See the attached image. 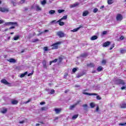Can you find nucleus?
Listing matches in <instances>:
<instances>
[{
	"instance_id": "2eb2a0df",
	"label": "nucleus",
	"mask_w": 126,
	"mask_h": 126,
	"mask_svg": "<svg viewBox=\"0 0 126 126\" xmlns=\"http://www.w3.org/2000/svg\"><path fill=\"white\" fill-rule=\"evenodd\" d=\"M35 8L36 11H40V10H42V9H41V7L38 5H36Z\"/></svg>"
},
{
	"instance_id": "72a5a7b5",
	"label": "nucleus",
	"mask_w": 126,
	"mask_h": 126,
	"mask_svg": "<svg viewBox=\"0 0 126 126\" xmlns=\"http://www.w3.org/2000/svg\"><path fill=\"white\" fill-rule=\"evenodd\" d=\"M19 38H20L19 35L15 36L14 37V40L15 41H16V40H18V39H19Z\"/></svg>"
},
{
	"instance_id": "0e129e2a",
	"label": "nucleus",
	"mask_w": 126,
	"mask_h": 126,
	"mask_svg": "<svg viewBox=\"0 0 126 126\" xmlns=\"http://www.w3.org/2000/svg\"><path fill=\"white\" fill-rule=\"evenodd\" d=\"M24 123H25V121L24 120L20 122V124H24Z\"/></svg>"
},
{
	"instance_id": "0eeeda50",
	"label": "nucleus",
	"mask_w": 126,
	"mask_h": 126,
	"mask_svg": "<svg viewBox=\"0 0 126 126\" xmlns=\"http://www.w3.org/2000/svg\"><path fill=\"white\" fill-rule=\"evenodd\" d=\"M57 35L60 37V38H63L64 36V33L63 32H58L57 33Z\"/></svg>"
},
{
	"instance_id": "9d476101",
	"label": "nucleus",
	"mask_w": 126,
	"mask_h": 126,
	"mask_svg": "<svg viewBox=\"0 0 126 126\" xmlns=\"http://www.w3.org/2000/svg\"><path fill=\"white\" fill-rule=\"evenodd\" d=\"M8 62H9V63H16V60H15L14 59L11 58L8 60Z\"/></svg>"
},
{
	"instance_id": "ea45409f",
	"label": "nucleus",
	"mask_w": 126,
	"mask_h": 126,
	"mask_svg": "<svg viewBox=\"0 0 126 126\" xmlns=\"http://www.w3.org/2000/svg\"><path fill=\"white\" fill-rule=\"evenodd\" d=\"M97 11H98V8H95L94 10H93V12L94 13H96V12H97Z\"/></svg>"
},
{
	"instance_id": "6e6d98bb",
	"label": "nucleus",
	"mask_w": 126,
	"mask_h": 126,
	"mask_svg": "<svg viewBox=\"0 0 126 126\" xmlns=\"http://www.w3.org/2000/svg\"><path fill=\"white\" fill-rule=\"evenodd\" d=\"M126 86L122 87L121 88V89H122V90H125V89H126Z\"/></svg>"
},
{
	"instance_id": "13d9d810",
	"label": "nucleus",
	"mask_w": 126,
	"mask_h": 126,
	"mask_svg": "<svg viewBox=\"0 0 126 126\" xmlns=\"http://www.w3.org/2000/svg\"><path fill=\"white\" fill-rule=\"evenodd\" d=\"M24 2H25V0H21V3H24Z\"/></svg>"
},
{
	"instance_id": "69168bd1",
	"label": "nucleus",
	"mask_w": 126,
	"mask_h": 126,
	"mask_svg": "<svg viewBox=\"0 0 126 126\" xmlns=\"http://www.w3.org/2000/svg\"><path fill=\"white\" fill-rule=\"evenodd\" d=\"M67 92H69V90H66L64 91V93H67Z\"/></svg>"
},
{
	"instance_id": "4d7b16f0",
	"label": "nucleus",
	"mask_w": 126,
	"mask_h": 126,
	"mask_svg": "<svg viewBox=\"0 0 126 126\" xmlns=\"http://www.w3.org/2000/svg\"><path fill=\"white\" fill-rule=\"evenodd\" d=\"M44 104H46V102H45L44 101H41L40 102V105H44Z\"/></svg>"
},
{
	"instance_id": "a19ab883",
	"label": "nucleus",
	"mask_w": 126,
	"mask_h": 126,
	"mask_svg": "<svg viewBox=\"0 0 126 126\" xmlns=\"http://www.w3.org/2000/svg\"><path fill=\"white\" fill-rule=\"evenodd\" d=\"M67 75H68V73H65L64 75V78H65V79H66V77H67Z\"/></svg>"
},
{
	"instance_id": "bb28decb",
	"label": "nucleus",
	"mask_w": 126,
	"mask_h": 126,
	"mask_svg": "<svg viewBox=\"0 0 126 126\" xmlns=\"http://www.w3.org/2000/svg\"><path fill=\"white\" fill-rule=\"evenodd\" d=\"M121 80L120 79H116L115 82L116 84L120 85V82L121 81Z\"/></svg>"
},
{
	"instance_id": "8fccbe9b",
	"label": "nucleus",
	"mask_w": 126,
	"mask_h": 126,
	"mask_svg": "<svg viewBox=\"0 0 126 126\" xmlns=\"http://www.w3.org/2000/svg\"><path fill=\"white\" fill-rule=\"evenodd\" d=\"M96 99H97V100H101V97H100L99 95H97V96H96Z\"/></svg>"
},
{
	"instance_id": "c756f323",
	"label": "nucleus",
	"mask_w": 126,
	"mask_h": 126,
	"mask_svg": "<svg viewBox=\"0 0 126 126\" xmlns=\"http://www.w3.org/2000/svg\"><path fill=\"white\" fill-rule=\"evenodd\" d=\"M41 3L42 5H45L47 3V0H43L41 1Z\"/></svg>"
},
{
	"instance_id": "e433bc0d",
	"label": "nucleus",
	"mask_w": 126,
	"mask_h": 126,
	"mask_svg": "<svg viewBox=\"0 0 126 126\" xmlns=\"http://www.w3.org/2000/svg\"><path fill=\"white\" fill-rule=\"evenodd\" d=\"M120 53H121V54H125V53H126V50L123 49H121L120 50Z\"/></svg>"
},
{
	"instance_id": "ddd939ff",
	"label": "nucleus",
	"mask_w": 126,
	"mask_h": 126,
	"mask_svg": "<svg viewBox=\"0 0 126 126\" xmlns=\"http://www.w3.org/2000/svg\"><path fill=\"white\" fill-rule=\"evenodd\" d=\"M11 104H12V105H17V104H18V101L13 100L11 101Z\"/></svg>"
},
{
	"instance_id": "a18cd8bd",
	"label": "nucleus",
	"mask_w": 126,
	"mask_h": 126,
	"mask_svg": "<svg viewBox=\"0 0 126 126\" xmlns=\"http://www.w3.org/2000/svg\"><path fill=\"white\" fill-rule=\"evenodd\" d=\"M108 33V32L106 31H104L102 32V35H106Z\"/></svg>"
},
{
	"instance_id": "1a4fd4ad",
	"label": "nucleus",
	"mask_w": 126,
	"mask_h": 126,
	"mask_svg": "<svg viewBox=\"0 0 126 126\" xmlns=\"http://www.w3.org/2000/svg\"><path fill=\"white\" fill-rule=\"evenodd\" d=\"M62 19H60L58 21V22L59 23V24L60 25V26H63V25H64V22H62Z\"/></svg>"
},
{
	"instance_id": "f3484780",
	"label": "nucleus",
	"mask_w": 126,
	"mask_h": 126,
	"mask_svg": "<svg viewBox=\"0 0 126 126\" xmlns=\"http://www.w3.org/2000/svg\"><path fill=\"white\" fill-rule=\"evenodd\" d=\"M78 5H79V3L76 2L75 3L72 4L70 6V7H75L77 6Z\"/></svg>"
},
{
	"instance_id": "c9c22d12",
	"label": "nucleus",
	"mask_w": 126,
	"mask_h": 126,
	"mask_svg": "<svg viewBox=\"0 0 126 126\" xmlns=\"http://www.w3.org/2000/svg\"><path fill=\"white\" fill-rule=\"evenodd\" d=\"M102 69H103V67L102 66H99L97 69V70L98 71H102Z\"/></svg>"
},
{
	"instance_id": "b1692460",
	"label": "nucleus",
	"mask_w": 126,
	"mask_h": 126,
	"mask_svg": "<svg viewBox=\"0 0 126 126\" xmlns=\"http://www.w3.org/2000/svg\"><path fill=\"white\" fill-rule=\"evenodd\" d=\"M44 68H47V65L46 64V61H43L42 62Z\"/></svg>"
},
{
	"instance_id": "39448f33",
	"label": "nucleus",
	"mask_w": 126,
	"mask_h": 126,
	"mask_svg": "<svg viewBox=\"0 0 126 126\" xmlns=\"http://www.w3.org/2000/svg\"><path fill=\"white\" fill-rule=\"evenodd\" d=\"M0 11L1 12H8L9 11V8L5 7H0Z\"/></svg>"
},
{
	"instance_id": "864d4df0",
	"label": "nucleus",
	"mask_w": 126,
	"mask_h": 126,
	"mask_svg": "<svg viewBox=\"0 0 126 126\" xmlns=\"http://www.w3.org/2000/svg\"><path fill=\"white\" fill-rule=\"evenodd\" d=\"M102 64H106V60H102Z\"/></svg>"
},
{
	"instance_id": "f704fd0d",
	"label": "nucleus",
	"mask_w": 126,
	"mask_h": 126,
	"mask_svg": "<svg viewBox=\"0 0 126 126\" xmlns=\"http://www.w3.org/2000/svg\"><path fill=\"white\" fill-rule=\"evenodd\" d=\"M48 94H55V90H50V92L48 93Z\"/></svg>"
},
{
	"instance_id": "6e6552de",
	"label": "nucleus",
	"mask_w": 126,
	"mask_h": 126,
	"mask_svg": "<svg viewBox=\"0 0 126 126\" xmlns=\"http://www.w3.org/2000/svg\"><path fill=\"white\" fill-rule=\"evenodd\" d=\"M1 83H2L3 84H4L5 85H10V83L7 82L6 80L3 79L1 80L0 81Z\"/></svg>"
},
{
	"instance_id": "2f4dec72",
	"label": "nucleus",
	"mask_w": 126,
	"mask_h": 126,
	"mask_svg": "<svg viewBox=\"0 0 126 126\" xmlns=\"http://www.w3.org/2000/svg\"><path fill=\"white\" fill-rule=\"evenodd\" d=\"M114 2L113 0H108L107 3L108 4H112Z\"/></svg>"
},
{
	"instance_id": "a878e982",
	"label": "nucleus",
	"mask_w": 126,
	"mask_h": 126,
	"mask_svg": "<svg viewBox=\"0 0 126 126\" xmlns=\"http://www.w3.org/2000/svg\"><path fill=\"white\" fill-rule=\"evenodd\" d=\"M57 62H58V59H56L54 60L53 61H50V65H51L52 64V63H57Z\"/></svg>"
},
{
	"instance_id": "4c0bfd02",
	"label": "nucleus",
	"mask_w": 126,
	"mask_h": 126,
	"mask_svg": "<svg viewBox=\"0 0 126 126\" xmlns=\"http://www.w3.org/2000/svg\"><path fill=\"white\" fill-rule=\"evenodd\" d=\"M90 106L91 108H94L95 107V103L92 102L90 103Z\"/></svg>"
},
{
	"instance_id": "3c124183",
	"label": "nucleus",
	"mask_w": 126,
	"mask_h": 126,
	"mask_svg": "<svg viewBox=\"0 0 126 126\" xmlns=\"http://www.w3.org/2000/svg\"><path fill=\"white\" fill-rule=\"evenodd\" d=\"M82 75H83V74H79L77 75V78H79L81 77V76H82Z\"/></svg>"
},
{
	"instance_id": "680f3d73",
	"label": "nucleus",
	"mask_w": 126,
	"mask_h": 126,
	"mask_svg": "<svg viewBox=\"0 0 126 126\" xmlns=\"http://www.w3.org/2000/svg\"><path fill=\"white\" fill-rule=\"evenodd\" d=\"M46 91L48 92V93H50L51 92V90H50L49 89H46Z\"/></svg>"
},
{
	"instance_id": "bf43d9fd",
	"label": "nucleus",
	"mask_w": 126,
	"mask_h": 126,
	"mask_svg": "<svg viewBox=\"0 0 126 126\" xmlns=\"http://www.w3.org/2000/svg\"><path fill=\"white\" fill-rule=\"evenodd\" d=\"M31 101L30 99H29L28 101L25 102V104H28V103H29Z\"/></svg>"
},
{
	"instance_id": "09e8293b",
	"label": "nucleus",
	"mask_w": 126,
	"mask_h": 126,
	"mask_svg": "<svg viewBox=\"0 0 126 126\" xmlns=\"http://www.w3.org/2000/svg\"><path fill=\"white\" fill-rule=\"evenodd\" d=\"M41 110L42 111H46V110H47V107H42Z\"/></svg>"
},
{
	"instance_id": "7ed1b4c3",
	"label": "nucleus",
	"mask_w": 126,
	"mask_h": 126,
	"mask_svg": "<svg viewBox=\"0 0 126 126\" xmlns=\"http://www.w3.org/2000/svg\"><path fill=\"white\" fill-rule=\"evenodd\" d=\"M81 102V100H78L75 104L71 105L70 106V110H73L74 108H75V107H76V106H77V105H78V104H79V103H80Z\"/></svg>"
},
{
	"instance_id": "423d86ee",
	"label": "nucleus",
	"mask_w": 126,
	"mask_h": 126,
	"mask_svg": "<svg viewBox=\"0 0 126 126\" xmlns=\"http://www.w3.org/2000/svg\"><path fill=\"white\" fill-rule=\"evenodd\" d=\"M86 91L84 90L83 91V94H84V95H87V96H92L93 95H94L95 96H97V94L93 93V94H90L89 93L85 92Z\"/></svg>"
},
{
	"instance_id": "20e7f679",
	"label": "nucleus",
	"mask_w": 126,
	"mask_h": 126,
	"mask_svg": "<svg viewBox=\"0 0 126 126\" xmlns=\"http://www.w3.org/2000/svg\"><path fill=\"white\" fill-rule=\"evenodd\" d=\"M123 15L121 14H118L116 16V20L117 21H122L123 20Z\"/></svg>"
},
{
	"instance_id": "37998d69",
	"label": "nucleus",
	"mask_w": 126,
	"mask_h": 126,
	"mask_svg": "<svg viewBox=\"0 0 126 126\" xmlns=\"http://www.w3.org/2000/svg\"><path fill=\"white\" fill-rule=\"evenodd\" d=\"M63 11H64V10H58V13H62V12H63Z\"/></svg>"
},
{
	"instance_id": "412c9836",
	"label": "nucleus",
	"mask_w": 126,
	"mask_h": 126,
	"mask_svg": "<svg viewBox=\"0 0 126 126\" xmlns=\"http://www.w3.org/2000/svg\"><path fill=\"white\" fill-rule=\"evenodd\" d=\"M121 108L122 109H125V108H126V103H122L120 105Z\"/></svg>"
},
{
	"instance_id": "58836bf2",
	"label": "nucleus",
	"mask_w": 126,
	"mask_h": 126,
	"mask_svg": "<svg viewBox=\"0 0 126 126\" xmlns=\"http://www.w3.org/2000/svg\"><path fill=\"white\" fill-rule=\"evenodd\" d=\"M11 3H12L13 5V6H16V2L13 1H11Z\"/></svg>"
},
{
	"instance_id": "052dcab7",
	"label": "nucleus",
	"mask_w": 126,
	"mask_h": 126,
	"mask_svg": "<svg viewBox=\"0 0 126 126\" xmlns=\"http://www.w3.org/2000/svg\"><path fill=\"white\" fill-rule=\"evenodd\" d=\"M43 32V33H47V32H49V30H44V32Z\"/></svg>"
},
{
	"instance_id": "dca6fc26",
	"label": "nucleus",
	"mask_w": 126,
	"mask_h": 126,
	"mask_svg": "<svg viewBox=\"0 0 126 126\" xmlns=\"http://www.w3.org/2000/svg\"><path fill=\"white\" fill-rule=\"evenodd\" d=\"M89 14V12L88 11H85L83 13V16H87Z\"/></svg>"
},
{
	"instance_id": "393cba45",
	"label": "nucleus",
	"mask_w": 126,
	"mask_h": 126,
	"mask_svg": "<svg viewBox=\"0 0 126 126\" xmlns=\"http://www.w3.org/2000/svg\"><path fill=\"white\" fill-rule=\"evenodd\" d=\"M78 118V114H75L74 116H72V120H75Z\"/></svg>"
},
{
	"instance_id": "5fc2aeb1",
	"label": "nucleus",
	"mask_w": 126,
	"mask_h": 126,
	"mask_svg": "<svg viewBox=\"0 0 126 126\" xmlns=\"http://www.w3.org/2000/svg\"><path fill=\"white\" fill-rule=\"evenodd\" d=\"M120 40H124V39H125V37H124V36H121L120 37Z\"/></svg>"
},
{
	"instance_id": "c85d7f7f",
	"label": "nucleus",
	"mask_w": 126,
	"mask_h": 126,
	"mask_svg": "<svg viewBox=\"0 0 126 126\" xmlns=\"http://www.w3.org/2000/svg\"><path fill=\"white\" fill-rule=\"evenodd\" d=\"M81 27H79L78 28H77V29H74L73 30H72L71 31L72 32H77V31L79 30L80 29Z\"/></svg>"
},
{
	"instance_id": "79ce46f5",
	"label": "nucleus",
	"mask_w": 126,
	"mask_h": 126,
	"mask_svg": "<svg viewBox=\"0 0 126 126\" xmlns=\"http://www.w3.org/2000/svg\"><path fill=\"white\" fill-rule=\"evenodd\" d=\"M81 57H82L83 58H85V57H87V54H82L81 55Z\"/></svg>"
},
{
	"instance_id": "e2e57ef3",
	"label": "nucleus",
	"mask_w": 126,
	"mask_h": 126,
	"mask_svg": "<svg viewBox=\"0 0 126 126\" xmlns=\"http://www.w3.org/2000/svg\"><path fill=\"white\" fill-rule=\"evenodd\" d=\"M33 74V72L28 74V76H31Z\"/></svg>"
},
{
	"instance_id": "774afa93",
	"label": "nucleus",
	"mask_w": 126,
	"mask_h": 126,
	"mask_svg": "<svg viewBox=\"0 0 126 126\" xmlns=\"http://www.w3.org/2000/svg\"><path fill=\"white\" fill-rule=\"evenodd\" d=\"M43 33H44V32H41L40 33L37 34V36H40V35H41V34H43Z\"/></svg>"
},
{
	"instance_id": "a211bd4d",
	"label": "nucleus",
	"mask_w": 126,
	"mask_h": 126,
	"mask_svg": "<svg viewBox=\"0 0 126 126\" xmlns=\"http://www.w3.org/2000/svg\"><path fill=\"white\" fill-rule=\"evenodd\" d=\"M32 43H36L37 42H39V39L38 38H33L32 40Z\"/></svg>"
},
{
	"instance_id": "c03bdc74",
	"label": "nucleus",
	"mask_w": 126,
	"mask_h": 126,
	"mask_svg": "<svg viewBox=\"0 0 126 126\" xmlns=\"http://www.w3.org/2000/svg\"><path fill=\"white\" fill-rule=\"evenodd\" d=\"M43 50L45 52H47L48 50V47H44L43 48Z\"/></svg>"
},
{
	"instance_id": "9b49d317",
	"label": "nucleus",
	"mask_w": 126,
	"mask_h": 126,
	"mask_svg": "<svg viewBox=\"0 0 126 126\" xmlns=\"http://www.w3.org/2000/svg\"><path fill=\"white\" fill-rule=\"evenodd\" d=\"M111 42L110 41H107L103 43V47H108V46H109L110 45Z\"/></svg>"
},
{
	"instance_id": "603ef678",
	"label": "nucleus",
	"mask_w": 126,
	"mask_h": 126,
	"mask_svg": "<svg viewBox=\"0 0 126 126\" xmlns=\"http://www.w3.org/2000/svg\"><path fill=\"white\" fill-rule=\"evenodd\" d=\"M114 47H115V44H113L112 46L110 47L109 50H112Z\"/></svg>"
},
{
	"instance_id": "6ab92c4d",
	"label": "nucleus",
	"mask_w": 126,
	"mask_h": 126,
	"mask_svg": "<svg viewBox=\"0 0 126 126\" xmlns=\"http://www.w3.org/2000/svg\"><path fill=\"white\" fill-rule=\"evenodd\" d=\"M87 66H89L90 67H94L95 65L93 63H91L90 64H87Z\"/></svg>"
},
{
	"instance_id": "aec40b11",
	"label": "nucleus",
	"mask_w": 126,
	"mask_h": 126,
	"mask_svg": "<svg viewBox=\"0 0 126 126\" xmlns=\"http://www.w3.org/2000/svg\"><path fill=\"white\" fill-rule=\"evenodd\" d=\"M6 112H7V109L3 108V110L1 111V113H2V114H6Z\"/></svg>"
},
{
	"instance_id": "5701e85b",
	"label": "nucleus",
	"mask_w": 126,
	"mask_h": 126,
	"mask_svg": "<svg viewBox=\"0 0 126 126\" xmlns=\"http://www.w3.org/2000/svg\"><path fill=\"white\" fill-rule=\"evenodd\" d=\"M82 107L84 108V110L86 111V110H87V108L88 107V105L87 104H83Z\"/></svg>"
},
{
	"instance_id": "cd10ccee",
	"label": "nucleus",
	"mask_w": 126,
	"mask_h": 126,
	"mask_svg": "<svg viewBox=\"0 0 126 126\" xmlns=\"http://www.w3.org/2000/svg\"><path fill=\"white\" fill-rule=\"evenodd\" d=\"M119 85H126V83H125V81H124V80H121L120 81V84Z\"/></svg>"
},
{
	"instance_id": "f8f14e48",
	"label": "nucleus",
	"mask_w": 126,
	"mask_h": 126,
	"mask_svg": "<svg viewBox=\"0 0 126 126\" xmlns=\"http://www.w3.org/2000/svg\"><path fill=\"white\" fill-rule=\"evenodd\" d=\"M28 74V72H25V73L21 74V75L20 76V77H21V78H22L24 77L25 75H27Z\"/></svg>"
},
{
	"instance_id": "338daca9",
	"label": "nucleus",
	"mask_w": 126,
	"mask_h": 126,
	"mask_svg": "<svg viewBox=\"0 0 126 126\" xmlns=\"http://www.w3.org/2000/svg\"><path fill=\"white\" fill-rule=\"evenodd\" d=\"M96 111L97 112H98V111H99V106H97L96 109Z\"/></svg>"
},
{
	"instance_id": "7c9ffc66",
	"label": "nucleus",
	"mask_w": 126,
	"mask_h": 126,
	"mask_svg": "<svg viewBox=\"0 0 126 126\" xmlns=\"http://www.w3.org/2000/svg\"><path fill=\"white\" fill-rule=\"evenodd\" d=\"M62 20H66L67 19V15L63 16L61 19Z\"/></svg>"
},
{
	"instance_id": "f257e3e1",
	"label": "nucleus",
	"mask_w": 126,
	"mask_h": 126,
	"mask_svg": "<svg viewBox=\"0 0 126 126\" xmlns=\"http://www.w3.org/2000/svg\"><path fill=\"white\" fill-rule=\"evenodd\" d=\"M4 25L5 26H8L9 25H12L13 26L9 28V29H14V28H15V26H17V22H7V23H5Z\"/></svg>"
},
{
	"instance_id": "4be33fe9",
	"label": "nucleus",
	"mask_w": 126,
	"mask_h": 126,
	"mask_svg": "<svg viewBox=\"0 0 126 126\" xmlns=\"http://www.w3.org/2000/svg\"><path fill=\"white\" fill-rule=\"evenodd\" d=\"M56 13V10H51L49 11V14H51V15H53L54 13Z\"/></svg>"
},
{
	"instance_id": "de8ad7c7",
	"label": "nucleus",
	"mask_w": 126,
	"mask_h": 126,
	"mask_svg": "<svg viewBox=\"0 0 126 126\" xmlns=\"http://www.w3.org/2000/svg\"><path fill=\"white\" fill-rule=\"evenodd\" d=\"M77 71V69L76 68H73V69H72V71L73 72H75Z\"/></svg>"
},
{
	"instance_id": "4468645a",
	"label": "nucleus",
	"mask_w": 126,
	"mask_h": 126,
	"mask_svg": "<svg viewBox=\"0 0 126 126\" xmlns=\"http://www.w3.org/2000/svg\"><path fill=\"white\" fill-rule=\"evenodd\" d=\"M97 39H98V36H97V35H94L91 38V40L92 41H93L94 40H97Z\"/></svg>"
},
{
	"instance_id": "49530a36",
	"label": "nucleus",
	"mask_w": 126,
	"mask_h": 126,
	"mask_svg": "<svg viewBox=\"0 0 126 126\" xmlns=\"http://www.w3.org/2000/svg\"><path fill=\"white\" fill-rule=\"evenodd\" d=\"M51 23H59V22L57 20H53L51 22Z\"/></svg>"
},
{
	"instance_id": "473e14b6",
	"label": "nucleus",
	"mask_w": 126,
	"mask_h": 126,
	"mask_svg": "<svg viewBox=\"0 0 126 126\" xmlns=\"http://www.w3.org/2000/svg\"><path fill=\"white\" fill-rule=\"evenodd\" d=\"M55 111L56 114H59V113H60V112H61V109L56 108L55 109Z\"/></svg>"
},
{
	"instance_id": "f03ea898",
	"label": "nucleus",
	"mask_w": 126,
	"mask_h": 126,
	"mask_svg": "<svg viewBox=\"0 0 126 126\" xmlns=\"http://www.w3.org/2000/svg\"><path fill=\"white\" fill-rule=\"evenodd\" d=\"M61 44H62V42L59 41V42H57L54 44H53L51 45L52 47V50H57L58 49H59V45H61Z\"/></svg>"
}]
</instances>
